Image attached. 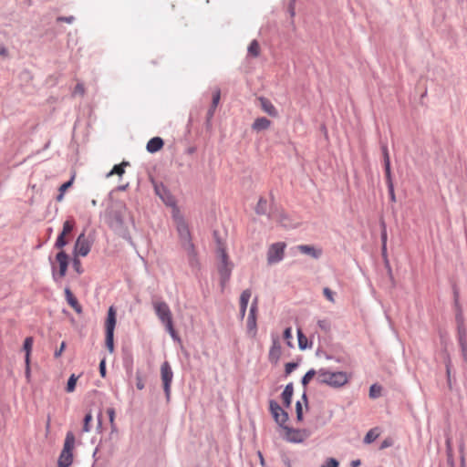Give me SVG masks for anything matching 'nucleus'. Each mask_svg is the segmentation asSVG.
I'll use <instances>...</instances> for the list:
<instances>
[{
    "label": "nucleus",
    "mask_w": 467,
    "mask_h": 467,
    "mask_svg": "<svg viewBox=\"0 0 467 467\" xmlns=\"http://www.w3.org/2000/svg\"><path fill=\"white\" fill-rule=\"evenodd\" d=\"M317 380L320 384H326L333 388L344 386L348 381V377L343 371H330L325 368L317 370Z\"/></svg>",
    "instance_id": "1"
},
{
    "label": "nucleus",
    "mask_w": 467,
    "mask_h": 467,
    "mask_svg": "<svg viewBox=\"0 0 467 467\" xmlns=\"http://www.w3.org/2000/svg\"><path fill=\"white\" fill-rule=\"evenodd\" d=\"M177 231L180 237V241L183 249L187 252L189 256V262L191 265H193L196 262V253L194 245L192 242L191 233L187 223L182 220L177 221Z\"/></svg>",
    "instance_id": "2"
},
{
    "label": "nucleus",
    "mask_w": 467,
    "mask_h": 467,
    "mask_svg": "<svg viewBox=\"0 0 467 467\" xmlns=\"http://www.w3.org/2000/svg\"><path fill=\"white\" fill-rule=\"evenodd\" d=\"M219 258L218 272L220 275V283L223 287L229 281L233 270V264L229 261L224 248L219 244L217 248Z\"/></svg>",
    "instance_id": "3"
},
{
    "label": "nucleus",
    "mask_w": 467,
    "mask_h": 467,
    "mask_svg": "<svg viewBox=\"0 0 467 467\" xmlns=\"http://www.w3.org/2000/svg\"><path fill=\"white\" fill-rule=\"evenodd\" d=\"M75 445V436L72 431L66 434L63 450L58 458V467H69L73 462L72 450Z\"/></svg>",
    "instance_id": "4"
},
{
    "label": "nucleus",
    "mask_w": 467,
    "mask_h": 467,
    "mask_svg": "<svg viewBox=\"0 0 467 467\" xmlns=\"http://www.w3.org/2000/svg\"><path fill=\"white\" fill-rule=\"evenodd\" d=\"M116 326V311L110 306L106 320V347L110 353L114 350V329Z\"/></svg>",
    "instance_id": "5"
},
{
    "label": "nucleus",
    "mask_w": 467,
    "mask_h": 467,
    "mask_svg": "<svg viewBox=\"0 0 467 467\" xmlns=\"http://www.w3.org/2000/svg\"><path fill=\"white\" fill-rule=\"evenodd\" d=\"M161 377L166 399L169 400L171 396V385L173 379V372L168 361L163 362L161 366Z\"/></svg>",
    "instance_id": "6"
},
{
    "label": "nucleus",
    "mask_w": 467,
    "mask_h": 467,
    "mask_svg": "<svg viewBox=\"0 0 467 467\" xmlns=\"http://www.w3.org/2000/svg\"><path fill=\"white\" fill-rule=\"evenodd\" d=\"M285 248V243H275L273 244L267 252V263L269 265H275L281 262L284 258V252Z\"/></svg>",
    "instance_id": "7"
},
{
    "label": "nucleus",
    "mask_w": 467,
    "mask_h": 467,
    "mask_svg": "<svg viewBox=\"0 0 467 467\" xmlns=\"http://www.w3.org/2000/svg\"><path fill=\"white\" fill-rule=\"evenodd\" d=\"M258 299L255 297L252 305L250 306L246 327H247V333L252 337H255L257 333V324H256V313L258 310Z\"/></svg>",
    "instance_id": "8"
},
{
    "label": "nucleus",
    "mask_w": 467,
    "mask_h": 467,
    "mask_svg": "<svg viewBox=\"0 0 467 467\" xmlns=\"http://www.w3.org/2000/svg\"><path fill=\"white\" fill-rule=\"evenodd\" d=\"M269 410L275 422L279 426L284 427L285 423L288 420L287 412H285L281 408V406L274 400H271L269 401Z\"/></svg>",
    "instance_id": "9"
},
{
    "label": "nucleus",
    "mask_w": 467,
    "mask_h": 467,
    "mask_svg": "<svg viewBox=\"0 0 467 467\" xmlns=\"http://www.w3.org/2000/svg\"><path fill=\"white\" fill-rule=\"evenodd\" d=\"M91 249V243L86 237L85 233H81L76 240L74 245L75 256H87Z\"/></svg>",
    "instance_id": "10"
},
{
    "label": "nucleus",
    "mask_w": 467,
    "mask_h": 467,
    "mask_svg": "<svg viewBox=\"0 0 467 467\" xmlns=\"http://www.w3.org/2000/svg\"><path fill=\"white\" fill-rule=\"evenodd\" d=\"M282 428L285 431V439L288 442L301 443L308 437V434H307L306 431H305V430H296V429H292V428H289L285 425Z\"/></svg>",
    "instance_id": "11"
},
{
    "label": "nucleus",
    "mask_w": 467,
    "mask_h": 467,
    "mask_svg": "<svg viewBox=\"0 0 467 467\" xmlns=\"http://www.w3.org/2000/svg\"><path fill=\"white\" fill-rule=\"evenodd\" d=\"M56 260L59 265V272L58 274L55 271V266H52V275L55 281H57V275L59 278H62L66 275L67 269L68 266V255L64 251H60L56 255Z\"/></svg>",
    "instance_id": "12"
},
{
    "label": "nucleus",
    "mask_w": 467,
    "mask_h": 467,
    "mask_svg": "<svg viewBox=\"0 0 467 467\" xmlns=\"http://www.w3.org/2000/svg\"><path fill=\"white\" fill-rule=\"evenodd\" d=\"M109 226L124 239L129 240L130 238L128 230L124 226V221L119 213L116 212L113 214Z\"/></svg>",
    "instance_id": "13"
},
{
    "label": "nucleus",
    "mask_w": 467,
    "mask_h": 467,
    "mask_svg": "<svg viewBox=\"0 0 467 467\" xmlns=\"http://www.w3.org/2000/svg\"><path fill=\"white\" fill-rule=\"evenodd\" d=\"M153 308L162 324L172 319L171 309L166 302L154 301Z\"/></svg>",
    "instance_id": "14"
},
{
    "label": "nucleus",
    "mask_w": 467,
    "mask_h": 467,
    "mask_svg": "<svg viewBox=\"0 0 467 467\" xmlns=\"http://www.w3.org/2000/svg\"><path fill=\"white\" fill-rule=\"evenodd\" d=\"M153 187L156 195H158L165 204L170 206L174 205L175 202L173 196L163 183L154 182Z\"/></svg>",
    "instance_id": "15"
},
{
    "label": "nucleus",
    "mask_w": 467,
    "mask_h": 467,
    "mask_svg": "<svg viewBox=\"0 0 467 467\" xmlns=\"http://www.w3.org/2000/svg\"><path fill=\"white\" fill-rule=\"evenodd\" d=\"M282 354L279 337L277 336L272 337V346L269 350L268 358L271 363L277 364Z\"/></svg>",
    "instance_id": "16"
},
{
    "label": "nucleus",
    "mask_w": 467,
    "mask_h": 467,
    "mask_svg": "<svg viewBox=\"0 0 467 467\" xmlns=\"http://www.w3.org/2000/svg\"><path fill=\"white\" fill-rule=\"evenodd\" d=\"M457 321L460 323V315H457ZM458 338L459 344L462 348V356L466 358L467 356V335L466 329L462 324L458 325Z\"/></svg>",
    "instance_id": "17"
},
{
    "label": "nucleus",
    "mask_w": 467,
    "mask_h": 467,
    "mask_svg": "<svg viewBox=\"0 0 467 467\" xmlns=\"http://www.w3.org/2000/svg\"><path fill=\"white\" fill-rule=\"evenodd\" d=\"M296 249L301 254L309 255L314 259H318L322 255V249L317 248L314 245L299 244L296 246Z\"/></svg>",
    "instance_id": "18"
},
{
    "label": "nucleus",
    "mask_w": 467,
    "mask_h": 467,
    "mask_svg": "<svg viewBox=\"0 0 467 467\" xmlns=\"http://www.w3.org/2000/svg\"><path fill=\"white\" fill-rule=\"evenodd\" d=\"M251 296H252V291L250 289H245L242 292L241 296H240V312H239V316H240V319L243 320L244 318V316H245V313H246V309H247V306H248V303H249V300L251 298Z\"/></svg>",
    "instance_id": "19"
},
{
    "label": "nucleus",
    "mask_w": 467,
    "mask_h": 467,
    "mask_svg": "<svg viewBox=\"0 0 467 467\" xmlns=\"http://www.w3.org/2000/svg\"><path fill=\"white\" fill-rule=\"evenodd\" d=\"M258 100H259L261 109L265 113H267L271 117H277L278 111L269 99L261 97L258 99Z\"/></svg>",
    "instance_id": "20"
},
{
    "label": "nucleus",
    "mask_w": 467,
    "mask_h": 467,
    "mask_svg": "<svg viewBox=\"0 0 467 467\" xmlns=\"http://www.w3.org/2000/svg\"><path fill=\"white\" fill-rule=\"evenodd\" d=\"M255 213L259 215H267L269 219L274 218V213L268 212V203L265 198H260L255 207Z\"/></svg>",
    "instance_id": "21"
},
{
    "label": "nucleus",
    "mask_w": 467,
    "mask_h": 467,
    "mask_svg": "<svg viewBox=\"0 0 467 467\" xmlns=\"http://www.w3.org/2000/svg\"><path fill=\"white\" fill-rule=\"evenodd\" d=\"M293 393H294V387H293V383L290 382L285 387V389L283 390V392L281 394L284 405L286 408L290 407V405H291Z\"/></svg>",
    "instance_id": "22"
},
{
    "label": "nucleus",
    "mask_w": 467,
    "mask_h": 467,
    "mask_svg": "<svg viewBox=\"0 0 467 467\" xmlns=\"http://www.w3.org/2000/svg\"><path fill=\"white\" fill-rule=\"evenodd\" d=\"M65 295H66V299H67V302L68 303V305L72 308H74V310L77 313H81L82 312V307L78 304L77 298L74 296V295L72 294V292L70 291V289L68 287L65 288Z\"/></svg>",
    "instance_id": "23"
},
{
    "label": "nucleus",
    "mask_w": 467,
    "mask_h": 467,
    "mask_svg": "<svg viewBox=\"0 0 467 467\" xmlns=\"http://www.w3.org/2000/svg\"><path fill=\"white\" fill-rule=\"evenodd\" d=\"M163 146V140L160 137L151 138L146 146V149L149 152L154 153L160 150Z\"/></svg>",
    "instance_id": "24"
},
{
    "label": "nucleus",
    "mask_w": 467,
    "mask_h": 467,
    "mask_svg": "<svg viewBox=\"0 0 467 467\" xmlns=\"http://www.w3.org/2000/svg\"><path fill=\"white\" fill-rule=\"evenodd\" d=\"M271 125V121L265 118V117H261V118H257L253 125H252V129L257 132L259 131H262V130H267Z\"/></svg>",
    "instance_id": "25"
},
{
    "label": "nucleus",
    "mask_w": 467,
    "mask_h": 467,
    "mask_svg": "<svg viewBox=\"0 0 467 467\" xmlns=\"http://www.w3.org/2000/svg\"><path fill=\"white\" fill-rule=\"evenodd\" d=\"M220 98H221V93H220V90L217 89L213 95V101H212V105L210 107V109H208V112H207V120L210 121L211 119L213 117L214 115V111H215V109L216 107L218 106L219 104V101H220Z\"/></svg>",
    "instance_id": "26"
},
{
    "label": "nucleus",
    "mask_w": 467,
    "mask_h": 467,
    "mask_svg": "<svg viewBox=\"0 0 467 467\" xmlns=\"http://www.w3.org/2000/svg\"><path fill=\"white\" fill-rule=\"evenodd\" d=\"M33 342H34V340H33V337H26L24 341L23 350L26 352V357H25L26 364H28L30 362V354L32 351Z\"/></svg>",
    "instance_id": "27"
},
{
    "label": "nucleus",
    "mask_w": 467,
    "mask_h": 467,
    "mask_svg": "<svg viewBox=\"0 0 467 467\" xmlns=\"http://www.w3.org/2000/svg\"><path fill=\"white\" fill-rule=\"evenodd\" d=\"M297 339H298V348L301 350H305L307 348L312 347V343H308L307 337L303 334L301 329H297Z\"/></svg>",
    "instance_id": "28"
},
{
    "label": "nucleus",
    "mask_w": 467,
    "mask_h": 467,
    "mask_svg": "<svg viewBox=\"0 0 467 467\" xmlns=\"http://www.w3.org/2000/svg\"><path fill=\"white\" fill-rule=\"evenodd\" d=\"M129 165V162L123 161L121 164L114 165L112 170L107 174V177H110L114 174L121 176L125 172V166Z\"/></svg>",
    "instance_id": "29"
},
{
    "label": "nucleus",
    "mask_w": 467,
    "mask_h": 467,
    "mask_svg": "<svg viewBox=\"0 0 467 467\" xmlns=\"http://www.w3.org/2000/svg\"><path fill=\"white\" fill-rule=\"evenodd\" d=\"M382 391V388L380 385L373 384L369 388V398L371 399H377L380 397Z\"/></svg>",
    "instance_id": "30"
},
{
    "label": "nucleus",
    "mask_w": 467,
    "mask_h": 467,
    "mask_svg": "<svg viewBox=\"0 0 467 467\" xmlns=\"http://www.w3.org/2000/svg\"><path fill=\"white\" fill-rule=\"evenodd\" d=\"M163 325L165 326L167 332L171 335L172 339L180 341V338L173 327L172 319L168 322L163 323Z\"/></svg>",
    "instance_id": "31"
},
{
    "label": "nucleus",
    "mask_w": 467,
    "mask_h": 467,
    "mask_svg": "<svg viewBox=\"0 0 467 467\" xmlns=\"http://www.w3.org/2000/svg\"><path fill=\"white\" fill-rule=\"evenodd\" d=\"M259 51L260 47L258 42L256 40H253L248 47L249 55L256 57L259 56Z\"/></svg>",
    "instance_id": "32"
},
{
    "label": "nucleus",
    "mask_w": 467,
    "mask_h": 467,
    "mask_svg": "<svg viewBox=\"0 0 467 467\" xmlns=\"http://www.w3.org/2000/svg\"><path fill=\"white\" fill-rule=\"evenodd\" d=\"M316 375L317 376V371H316L314 368L309 369L301 379L302 385L306 387Z\"/></svg>",
    "instance_id": "33"
},
{
    "label": "nucleus",
    "mask_w": 467,
    "mask_h": 467,
    "mask_svg": "<svg viewBox=\"0 0 467 467\" xmlns=\"http://www.w3.org/2000/svg\"><path fill=\"white\" fill-rule=\"evenodd\" d=\"M378 436H379V434L374 430H370L365 435L364 442L367 444H369V443L373 442L378 438Z\"/></svg>",
    "instance_id": "34"
},
{
    "label": "nucleus",
    "mask_w": 467,
    "mask_h": 467,
    "mask_svg": "<svg viewBox=\"0 0 467 467\" xmlns=\"http://www.w3.org/2000/svg\"><path fill=\"white\" fill-rule=\"evenodd\" d=\"M77 379H78V378L74 374H72L69 377V379L67 380V388H66V390L67 392H72L75 389Z\"/></svg>",
    "instance_id": "35"
},
{
    "label": "nucleus",
    "mask_w": 467,
    "mask_h": 467,
    "mask_svg": "<svg viewBox=\"0 0 467 467\" xmlns=\"http://www.w3.org/2000/svg\"><path fill=\"white\" fill-rule=\"evenodd\" d=\"M318 327L324 332H328L331 328V324L328 319H321L317 321Z\"/></svg>",
    "instance_id": "36"
},
{
    "label": "nucleus",
    "mask_w": 467,
    "mask_h": 467,
    "mask_svg": "<svg viewBox=\"0 0 467 467\" xmlns=\"http://www.w3.org/2000/svg\"><path fill=\"white\" fill-rule=\"evenodd\" d=\"M91 420H92L91 413L86 414V416L84 417V422H83V427H82L83 432L90 431V421Z\"/></svg>",
    "instance_id": "37"
},
{
    "label": "nucleus",
    "mask_w": 467,
    "mask_h": 467,
    "mask_svg": "<svg viewBox=\"0 0 467 467\" xmlns=\"http://www.w3.org/2000/svg\"><path fill=\"white\" fill-rule=\"evenodd\" d=\"M277 221L285 228L292 227V225L288 222L287 216L283 213H279Z\"/></svg>",
    "instance_id": "38"
},
{
    "label": "nucleus",
    "mask_w": 467,
    "mask_h": 467,
    "mask_svg": "<svg viewBox=\"0 0 467 467\" xmlns=\"http://www.w3.org/2000/svg\"><path fill=\"white\" fill-rule=\"evenodd\" d=\"M136 387L140 390L145 388V383L140 370H137L136 372Z\"/></svg>",
    "instance_id": "39"
},
{
    "label": "nucleus",
    "mask_w": 467,
    "mask_h": 467,
    "mask_svg": "<svg viewBox=\"0 0 467 467\" xmlns=\"http://www.w3.org/2000/svg\"><path fill=\"white\" fill-rule=\"evenodd\" d=\"M74 228V223L72 221L67 220L63 224V230L60 234L66 235L69 234Z\"/></svg>",
    "instance_id": "40"
},
{
    "label": "nucleus",
    "mask_w": 467,
    "mask_h": 467,
    "mask_svg": "<svg viewBox=\"0 0 467 467\" xmlns=\"http://www.w3.org/2000/svg\"><path fill=\"white\" fill-rule=\"evenodd\" d=\"M66 235L60 234L57 238V241L55 243V247L56 248H58V249H61L63 248L67 244V240L65 238Z\"/></svg>",
    "instance_id": "41"
},
{
    "label": "nucleus",
    "mask_w": 467,
    "mask_h": 467,
    "mask_svg": "<svg viewBox=\"0 0 467 467\" xmlns=\"http://www.w3.org/2000/svg\"><path fill=\"white\" fill-rule=\"evenodd\" d=\"M384 168H385L386 182L388 184V183H389V182H392V176H391V171H390V161H385Z\"/></svg>",
    "instance_id": "42"
},
{
    "label": "nucleus",
    "mask_w": 467,
    "mask_h": 467,
    "mask_svg": "<svg viewBox=\"0 0 467 467\" xmlns=\"http://www.w3.org/2000/svg\"><path fill=\"white\" fill-rule=\"evenodd\" d=\"M293 336H292V328L291 327H286L284 331V338L286 340V344L287 346L289 347H292V342H291V339H292Z\"/></svg>",
    "instance_id": "43"
},
{
    "label": "nucleus",
    "mask_w": 467,
    "mask_h": 467,
    "mask_svg": "<svg viewBox=\"0 0 467 467\" xmlns=\"http://www.w3.org/2000/svg\"><path fill=\"white\" fill-rule=\"evenodd\" d=\"M298 367V363L297 362H289V363H286L285 366V375H289L293 372L294 369H296V368Z\"/></svg>",
    "instance_id": "44"
},
{
    "label": "nucleus",
    "mask_w": 467,
    "mask_h": 467,
    "mask_svg": "<svg viewBox=\"0 0 467 467\" xmlns=\"http://www.w3.org/2000/svg\"><path fill=\"white\" fill-rule=\"evenodd\" d=\"M323 294L328 301H330L331 303L335 302L334 292L331 289H329L328 287H325L323 289Z\"/></svg>",
    "instance_id": "45"
},
{
    "label": "nucleus",
    "mask_w": 467,
    "mask_h": 467,
    "mask_svg": "<svg viewBox=\"0 0 467 467\" xmlns=\"http://www.w3.org/2000/svg\"><path fill=\"white\" fill-rule=\"evenodd\" d=\"M73 267L74 269L78 273V274H81L83 272V269L81 267V262L80 260L78 258V256H75L74 255V259H73Z\"/></svg>",
    "instance_id": "46"
},
{
    "label": "nucleus",
    "mask_w": 467,
    "mask_h": 467,
    "mask_svg": "<svg viewBox=\"0 0 467 467\" xmlns=\"http://www.w3.org/2000/svg\"><path fill=\"white\" fill-rule=\"evenodd\" d=\"M321 467H338V462L335 458H328Z\"/></svg>",
    "instance_id": "47"
},
{
    "label": "nucleus",
    "mask_w": 467,
    "mask_h": 467,
    "mask_svg": "<svg viewBox=\"0 0 467 467\" xmlns=\"http://www.w3.org/2000/svg\"><path fill=\"white\" fill-rule=\"evenodd\" d=\"M296 419L298 420H303V410H302V405H301L300 401H297L296 403Z\"/></svg>",
    "instance_id": "48"
},
{
    "label": "nucleus",
    "mask_w": 467,
    "mask_h": 467,
    "mask_svg": "<svg viewBox=\"0 0 467 467\" xmlns=\"http://www.w3.org/2000/svg\"><path fill=\"white\" fill-rule=\"evenodd\" d=\"M78 94H79L81 96H83L85 94V88L82 83H78L75 87L73 95H78Z\"/></svg>",
    "instance_id": "49"
},
{
    "label": "nucleus",
    "mask_w": 467,
    "mask_h": 467,
    "mask_svg": "<svg viewBox=\"0 0 467 467\" xmlns=\"http://www.w3.org/2000/svg\"><path fill=\"white\" fill-rule=\"evenodd\" d=\"M387 186L391 202H396L393 182H389V183H388Z\"/></svg>",
    "instance_id": "50"
},
{
    "label": "nucleus",
    "mask_w": 467,
    "mask_h": 467,
    "mask_svg": "<svg viewBox=\"0 0 467 467\" xmlns=\"http://www.w3.org/2000/svg\"><path fill=\"white\" fill-rule=\"evenodd\" d=\"M381 150H382V155H383L384 162L385 161H390L388 147H387L386 144H382L381 145Z\"/></svg>",
    "instance_id": "51"
},
{
    "label": "nucleus",
    "mask_w": 467,
    "mask_h": 467,
    "mask_svg": "<svg viewBox=\"0 0 467 467\" xmlns=\"http://www.w3.org/2000/svg\"><path fill=\"white\" fill-rule=\"evenodd\" d=\"M381 226H382L381 242H382L383 246H386L387 245V231H386V225H385L384 222H382Z\"/></svg>",
    "instance_id": "52"
},
{
    "label": "nucleus",
    "mask_w": 467,
    "mask_h": 467,
    "mask_svg": "<svg viewBox=\"0 0 467 467\" xmlns=\"http://www.w3.org/2000/svg\"><path fill=\"white\" fill-rule=\"evenodd\" d=\"M99 373L102 378L106 376V361L102 359L99 363Z\"/></svg>",
    "instance_id": "53"
},
{
    "label": "nucleus",
    "mask_w": 467,
    "mask_h": 467,
    "mask_svg": "<svg viewBox=\"0 0 467 467\" xmlns=\"http://www.w3.org/2000/svg\"><path fill=\"white\" fill-rule=\"evenodd\" d=\"M65 348H66V343L62 342L59 348L55 351L54 357L56 358H59L62 355V352L64 351Z\"/></svg>",
    "instance_id": "54"
},
{
    "label": "nucleus",
    "mask_w": 467,
    "mask_h": 467,
    "mask_svg": "<svg viewBox=\"0 0 467 467\" xmlns=\"http://www.w3.org/2000/svg\"><path fill=\"white\" fill-rule=\"evenodd\" d=\"M75 20V17L70 16H59L57 17V21L59 22H66V23H72L73 21Z\"/></svg>",
    "instance_id": "55"
},
{
    "label": "nucleus",
    "mask_w": 467,
    "mask_h": 467,
    "mask_svg": "<svg viewBox=\"0 0 467 467\" xmlns=\"http://www.w3.org/2000/svg\"><path fill=\"white\" fill-rule=\"evenodd\" d=\"M72 182H73V178L71 180H69L68 182L63 183L60 187H59V192H65L72 184Z\"/></svg>",
    "instance_id": "56"
},
{
    "label": "nucleus",
    "mask_w": 467,
    "mask_h": 467,
    "mask_svg": "<svg viewBox=\"0 0 467 467\" xmlns=\"http://www.w3.org/2000/svg\"><path fill=\"white\" fill-rule=\"evenodd\" d=\"M107 412H108L110 423L113 424L114 417H115L114 410L113 409H109Z\"/></svg>",
    "instance_id": "57"
},
{
    "label": "nucleus",
    "mask_w": 467,
    "mask_h": 467,
    "mask_svg": "<svg viewBox=\"0 0 467 467\" xmlns=\"http://www.w3.org/2000/svg\"><path fill=\"white\" fill-rule=\"evenodd\" d=\"M295 0H291V3L289 5V13L291 16H295V7H294Z\"/></svg>",
    "instance_id": "58"
},
{
    "label": "nucleus",
    "mask_w": 467,
    "mask_h": 467,
    "mask_svg": "<svg viewBox=\"0 0 467 467\" xmlns=\"http://www.w3.org/2000/svg\"><path fill=\"white\" fill-rule=\"evenodd\" d=\"M361 464V462L360 460H353L351 462H350V467H358L359 465Z\"/></svg>",
    "instance_id": "59"
},
{
    "label": "nucleus",
    "mask_w": 467,
    "mask_h": 467,
    "mask_svg": "<svg viewBox=\"0 0 467 467\" xmlns=\"http://www.w3.org/2000/svg\"><path fill=\"white\" fill-rule=\"evenodd\" d=\"M25 373H26V377L27 379H29L30 378V362L28 364H26V371H25Z\"/></svg>",
    "instance_id": "60"
},
{
    "label": "nucleus",
    "mask_w": 467,
    "mask_h": 467,
    "mask_svg": "<svg viewBox=\"0 0 467 467\" xmlns=\"http://www.w3.org/2000/svg\"><path fill=\"white\" fill-rule=\"evenodd\" d=\"M257 454H258V457H259V459H260V463H261V465H263V466H264V465H265V459H264V457H263L262 452H261V451H258V452H257Z\"/></svg>",
    "instance_id": "61"
},
{
    "label": "nucleus",
    "mask_w": 467,
    "mask_h": 467,
    "mask_svg": "<svg viewBox=\"0 0 467 467\" xmlns=\"http://www.w3.org/2000/svg\"><path fill=\"white\" fill-rule=\"evenodd\" d=\"M302 400H304V402H305L306 406L307 407V402H308V400H307V396H306V391H305V392L303 393V395H302Z\"/></svg>",
    "instance_id": "62"
},
{
    "label": "nucleus",
    "mask_w": 467,
    "mask_h": 467,
    "mask_svg": "<svg viewBox=\"0 0 467 467\" xmlns=\"http://www.w3.org/2000/svg\"><path fill=\"white\" fill-rule=\"evenodd\" d=\"M64 198V192H59V194L57 196V200L58 202H61Z\"/></svg>",
    "instance_id": "63"
},
{
    "label": "nucleus",
    "mask_w": 467,
    "mask_h": 467,
    "mask_svg": "<svg viewBox=\"0 0 467 467\" xmlns=\"http://www.w3.org/2000/svg\"><path fill=\"white\" fill-rule=\"evenodd\" d=\"M129 186V183L125 184V185H120L117 188L118 191H125Z\"/></svg>",
    "instance_id": "64"
}]
</instances>
